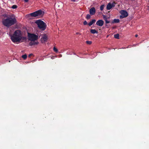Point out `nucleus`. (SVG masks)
I'll list each match as a JSON object with an SVG mask.
<instances>
[{
  "instance_id": "obj_22",
  "label": "nucleus",
  "mask_w": 149,
  "mask_h": 149,
  "mask_svg": "<svg viewBox=\"0 0 149 149\" xmlns=\"http://www.w3.org/2000/svg\"><path fill=\"white\" fill-rule=\"evenodd\" d=\"M105 21L106 23L107 24L109 23H110V21L108 20L107 19H106V20H105Z\"/></svg>"
},
{
  "instance_id": "obj_13",
  "label": "nucleus",
  "mask_w": 149,
  "mask_h": 149,
  "mask_svg": "<svg viewBox=\"0 0 149 149\" xmlns=\"http://www.w3.org/2000/svg\"><path fill=\"white\" fill-rule=\"evenodd\" d=\"M114 37L117 39H118L119 37V35L118 34H115L114 35Z\"/></svg>"
},
{
  "instance_id": "obj_12",
  "label": "nucleus",
  "mask_w": 149,
  "mask_h": 149,
  "mask_svg": "<svg viewBox=\"0 0 149 149\" xmlns=\"http://www.w3.org/2000/svg\"><path fill=\"white\" fill-rule=\"evenodd\" d=\"M92 34L97 33L98 32L95 29H91L90 30Z\"/></svg>"
},
{
  "instance_id": "obj_31",
  "label": "nucleus",
  "mask_w": 149,
  "mask_h": 149,
  "mask_svg": "<svg viewBox=\"0 0 149 149\" xmlns=\"http://www.w3.org/2000/svg\"><path fill=\"white\" fill-rule=\"evenodd\" d=\"M76 33L77 34H78L79 33Z\"/></svg>"
},
{
  "instance_id": "obj_28",
  "label": "nucleus",
  "mask_w": 149,
  "mask_h": 149,
  "mask_svg": "<svg viewBox=\"0 0 149 149\" xmlns=\"http://www.w3.org/2000/svg\"><path fill=\"white\" fill-rule=\"evenodd\" d=\"M72 1L74 2L76 1V0H71Z\"/></svg>"
},
{
  "instance_id": "obj_5",
  "label": "nucleus",
  "mask_w": 149,
  "mask_h": 149,
  "mask_svg": "<svg viewBox=\"0 0 149 149\" xmlns=\"http://www.w3.org/2000/svg\"><path fill=\"white\" fill-rule=\"evenodd\" d=\"M35 23L38 25V28L42 30H45L46 28V24L42 20H37Z\"/></svg>"
},
{
  "instance_id": "obj_27",
  "label": "nucleus",
  "mask_w": 149,
  "mask_h": 149,
  "mask_svg": "<svg viewBox=\"0 0 149 149\" xmlns=\"http://www.w3.org/2000/svg\"><path fill=\"white\" fill-rule=\"evenodd\" d=\"M59 57H62V55L61 54H60L59 55Z\"/></svg>"
},
{
  "instance_id": "obj_24",
  "label": "nucleus",
  "mask_w": 149,
  "mask_h": 149,
  "mask_svg": "<svg viewBox=\"0 0 149 149\" xmlns=\"http://www.w3.org/2000/svg\"><path fill=\"white\" fill-rule=\"evenodd\" d=\"M33 55V54H30L29 55V57H30L31 56Z\"/></svg>"
},
{
  "instance_id": "obj_29",
  "label": "nucleus",
  "mask_w": 149,
  "mask_h": 149,
  "mask_svg": "<svg viewBox=\"0 0 149 149\" xmlns=\"http://www.w3.org/2000/svg\"><path fill=\"white\" fill-rule=\"evenodd\" d=\"M135 36L136 37H137L138 36V35L137 34Z\"/></svg>"
},
{
  "instance_id": "obj_14",
  "label": "nucleus",
  "mask_w": 149,
  "mask_h": 149,
  "mask_svg": "<svg viewBox=\"0 0 149 149\" xmlns=\"http://www.w3.org/2000/svg\"><path fill=\"white\" fill-rule=\"evenodd\" d=\"M119 21L120 20L118 19H114L113 20V22L114 23H118Z\"/></svg>"
},
{
  "instance_id": "obj_2",
  "label": "nucleus",
  "mask_w": 149,
  "mask_h": 149,
  "mask_svg": "<svg viewBox=\"0 0 149 149\" xmlns=\"http://www.w3.org/2000/svg\"><path fill=\"white\" fill-rule=\"evenodd\" d=\"M3 24L5 26L9 27L16 22V19L13 15H9L2 21Z\"/></svg>"
},
{
  "instance_id": "obj_4",
  "label": "nucleus",
  "mask_w": 149,
  "mask_h": 149,
  "mask_svg": "<svg viewBox=\"0 0 149 149\" xmlns=\"http://www.w3.org/2000/svg\"><path fill=\"white\" fill-rule=\"evenodd\" d=\"M44 14V12L41 10H39L33 13L29 14L28 16H31V17H42Z\"/></svg>"
},
{
  "instance_id": "obj_21",
  "label": "nucleus",
  "mask_w": 149,
  "mask_h": 149,
  "mask_svg": "<svg viewBox=\"0 0 149 149\" xmlns=\"http://www.w3.org/2000/svg\"><path fill=\"white\" fill-rule=\"evenodd\" d=\"M103 18L105 20L106 19H107V17L106 16H105L104 15H103Z\"/></svg>"
},
{
  "instance_id": "obj_25",
  "label": "nucleus",
  "mask_w": 149,
  "mask_h": 149,
  "mask_svg": "<svg viewBox=\"0 0 149 149\" xmlns=\"http://www.w3.org/2000/svg\"><path fill=\"white\" fill-rule=\"evenodd\" d=\"M24 1L26 2H27L29 0H24Z\"/></svg>"
},
{
  "instance_id": "obj_10",
  "label": "nucleus",
  "mask_w": 149,
  "mask_h": 149,
  "mask_svg": "<svg viewBox=\"0 0 149 149\" xmlns=\"http://www.w3.org/2000/svg\"><path fill=\"white\" fill-rule=\"evenodd\" d=\"M95 13V9L94 7L91 8L90 10V13L91 15H94Z\"/></svg>"
},
{
  "instance_id": "obj_30",
  "label": "nucleus",
  "mask_w": 149,
  "mask_h": 149,
  "mask_svg": "<svg viewBox=\"0 0 149 149\" xmlns=\"http://www.w3.org/2000/svg\"><path fill=\"white\" fill-rule=\"evenodd\" d=\"M148 10H149V6H148Z\"/></svg>"
},
{
  "instance_id": "obj_20",
  "label": "nucleus",
  "mask_w": 149,
  "mask_h": 149,
  "mask_svg": "<svg viewBox=\"0 0 149 149\" xmlns=\"http://www.w3.org/2000/svg\"><path fill=\"white\" fill-rule=\"evenodd\" d=\"M86 43L88 44H91L92 43V42L91 41H86Z\"/></svg>"
},
{
  "instance_id": "obj_15",
  "label": "nucleus",
  "mask_w": 149,
  "mask_h": 149,
  "mask_svg": "<svg viewBox=\"0 0 149 149\" xmlns=\"http://www.w3.org/2000/svg\"><path fill=\"white\" fill-rule=\"evenodd\" d=\"M22 57L24 59H26L27 58V55L26 54L23 55L22 56Z\"/></svg>"
},
{
  "instance_id": "obj_1",
  "label": "nucleus",
  "mask_w": 149,
  "mask_h": 149,
  "mask_svg": "<svg viewBox=\"0 0 149 149\" xmlns=\"http://www.w3.org/2000/svg\"><path fill=\"white\" fill-rule=\"evenodd\" d=\"M8 34L11 40L14 43L22 42L26 40V38L23 36L22 33L19 30H16L13 33L10 30Z\"/></svg>"
},
{
  "instance_id": "obj_23",
  "label": "nucleus",
  "mask_w": 149,
  "mask_h": 149,
  "mask_svg": "<svg viewBox=\"0 0 149 149\" xmlns=\"http://www.w3.org/2000/svg\"><path fill=\"white\" fill-rule=\"evenodd\" d=\"M83 24L84 25H86L87 24V22L86 21H85L84 22Z\"/></svg>"
},
{
  "instance_id": "obj_9",
  "label": "nucleus",
  "mask_w": 149,
  "mask_h": 149,
  "mask_svg": "<svg viewBox=\"0 0 149 149\" xmlns=\"http://www.w3.org/2000/svg\"><path fill=\"white\" fill-rule=\"evenodd\" d=\"M104 23V21L102 20H99L96 22V24L97 26H101L103 25Z\"/></svg>"
},
{
  "instance_id": "obj_17",
  "label": "nucleus",
  "mask_w": 149,
  "mask_h": 149,
  "mask_svg": "<svg viewBox=\"0 0 149 149\" xmlns=\"http://www.w3.org/2000/svg\"><path fill=\"white\" fill-rule=\"evenodd\" d=\"M90 17H91V16L89 14H88L87 15V16H86V18L88 19H90Z\"/></svg>"
},
{
  "instance_id": "obj_18",
  "label": "nucleus",
  "mask_w": 149,
  "mask_h": 149,
  "mask_svg": "<svg viewBox=\"0 0 149 149\" xmlns=\"http://www.w3.org/2000/svg\"><path fill=\"white\" fill-rule=\"evenodd\" d=\"M17 8V6L16 5H13L12 6V8L13 9H15Z\"/></svg>"
},
{
  "instance_id": "obj_8",
  "label": "nucleus",
  "mask_w": 149,
  "mask_h": 149,
  "mask_svg": "<svg viewBox=\"0 0 149 149\" xmlns=\"http://www.w3.org/2000/svg\"><path fill=\"white\" fill-rule=\"evenodd\" d=\"M115 3L113 2L112 3H109L107 6V9L108 10L110 9L111 8L115 6Z\"/></svg>"
},
{
  "instance_id": "obj_16",
  "label": "nucleus",
  "mask_w": 149,
  "mask_h": 149,
  "mask_svg": "<svg viewBox=\"0 0 149 149\" xmlns=\"http://www.w3.org/2000/svg\"><path fill=\"white\" fill-rule=\"evenodd\" d=\"M104 5H102L100 7V9L101 10H103L104 8Z\"/></svg>"
},
{
  "instance_id": "obj_19",
  "label": "nucleus",
  "mask_w": 149,
  "mask_h": 149,
  "mask_svg": "<svg viewBox=\"0 0 149 149\" xmlns=\"http://www.w3.org/2000/svg\"><path fill=\"white\" fill-rule=\"evenodd\" d=\"M53 50L56 52H57L58 51V49L55 47H54L53 48Z\"/></svg>"
},
{
  "instance_id": "obj_26",
  "label": "nucleus",
  "mask_w": 149,
  "mask_h": 149,
  "mask_svg": "<svg viewBox=\"0 0 149 149\" xmlns=\"http://www.w3.org/2000/svg\"><path fill=\"white\" fill-rule=\"evenodd\" d=\"M54 56H52L51 57V58L52 59H54Z\"/></svg>"
},
{
  "instance_id": "obj_7",
  "label": "nucleus",
  "mask_w": 149,
  "mask_h": 149,
  "mask_svg": "<svg viewBox=\"0 0 149 149\" xmlns=\"http://www.w3.org/2000/svg\"><path fill=\"white\" fill-rule=\"evenodd\" d=\"M47 36L46 35L44 34L42 36V37L41 38V40L42 43H45L47 42Z\"/></svg>"
},
{
  "instance_id": "obj_3",
  "label": "nucleus",
  "mask_w": 149,
  "mask_h": 149,
  "mask_svg": "<svg viewBox=\"0 0 149 149\" xmlns=\"http://www.w3.org/2000/svg\"><path fill=\"white\" fill-rule=\"evenodd\" d=\"M28 37L29 40L31 41L29 44L30 45H36L38 44V42L37 41L38 38V36L28 33Z\"/></svg>"
},
{
  "instance_id": "obj_11",
  "label": "nucleus",
  "mask_w": 149,
  "mask_h": 149,
  "mask_svg": "<svg viewBox=\"0 0 149 149\" xmlns=\"http://www.w3.org/2000/svg\"><path fill=\"white\" fill-rule=\"evenodd\" d=\"M96 22V20L95 19L92 20L88 24L89 26L92 25L94 23Z\"/></svg>"
},
{
  "instance_id": "obj_6",
  "label": "nucleus",
  "mask_w": 149,
  "mask_h": 149,
  "mask_svg": "<svg viewBox=\"0 0 149 149\" xmlns=\"http://www.w3.org/2000/svg\"><path fill=\"white\" fill-rule=\"evenodd\" d=\"M120 13L121 14V15L120 17L121 19L125 17L128 16L127 13L126 11L122 10L120 11Z\"/></svg>"
}]
</instances>
